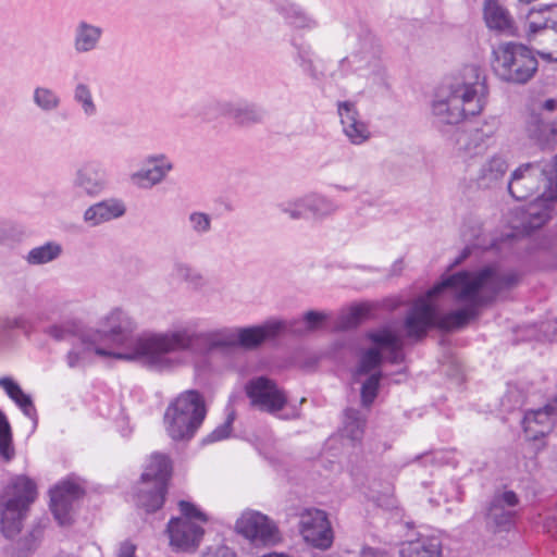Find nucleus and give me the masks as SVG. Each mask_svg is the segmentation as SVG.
Masks as SVG:
<instances>
[{"instance_id": "f257e3e1", "label": "nucleus", "mask_w": 557, "mask_h": 557, "mask_svg": "<svg viewBox=\"0 0 557 557\" xmlns=\"http://www.w3.org/2000/svg\"><path fill=\"white\" fill-rule=\"evenodd\" d=\"M519 282L517 271L494 265L448 275L413 302L404 322L407 336L420 339L434 326L445 331L461 329L478 317L482 306Z\"/></svg>"}, {"instance_id": "f03ea898", "label": "nucleus", "mask_w": 557, "mask_h": 557, "mask_svg": "<svg viewBox=\"0 0 557 557\" xmlns=\"http://www.w3.org/2000/svg\"><path fill=\"white\" fill-rule=\"evenodd\" d=\"M104 331H92L100 335L110 358L137 360L156 371H171L186 364L184 352L186 327L165 332H146L134 336L135 320L124 310L115 308L103 319Z\"/></svg>"}, {"instance_id": "7ed1b4c3", "label": "nucleus", "mask_w": 557, "mask_h": 557, "mask_svg": "<svg viewBox=\"0 0 557 557\" xmlns=\"http://www.w3.org/2000/svg\"><path fill=\"white\" fill-rule=\"evenodd\" d=\"M543 185L542 194L521 208L511 236L529 234L542 227L552 216L557 202V154L550 161L530 162L516 169L508 181V191L517 200H525Z\"/></svg>"}, {"instance_id": "20e7f679", "label": "nucleus", "mask_w": 557, "mask_h": 557, "mask_svg": "<svg viewBox=\"0 0 557 557\" xmlns=\"http://www.w3.org/2000/svg\"><path fill=\"white\" fill-rule=\"evenodd\" d=\"M286 322L269 320L261 325L248 327H219L195 332L186 327L184 354L191 357L196 369L208 368L215 354H226L235 347L258 348L267 339L285 331Z\"/></svg>"}, {"instance_id": "39448f33", "label": "nucleus", "mask_w": 557, "mask_h": 557, "mask_svg": "<svg viewBox=\"0 0 557 557\" xmlns=\"http://www.w3.org/2000/svg\"><path fill=\"white\" fill-rule=\"evenodd\" d=\"M485 76L475 65H467L460 76L442 87L432 102V115L438 125H455L482 112L487 101Z\"/></svg>"}, {"instance_id": "423d86ee", "label": "nucleus", "mask_w": 557, "mask_h": 557, "mask_svg": "<svg viewBox=\"0 0 557 557\" xmlns=\"http://www.w3.org/2000/svg\"><path fill=\"white\" fill-rule=\"evenodd\" d=\"M207 416L205 397L196 389H188L170 401L163 414L166 435L174 443L190 441Z\"/></svg>"}, {"instance_id": "0eeeda50", "label": "nucleus", "mask_w": 557, "mask_h": 557, "mask_svg": "<svg viewBox=\"0 0 557 557\" xmlns=\"http://www.w3.org/2000/svg\"><path fill=\"white\" fill-rule=\"evenodd\" d=\"M173 465L169 455H150L134 491V500L147 512L161 509L168 494Z\"/></svg>"}, {"instance_id": "6e6552de", "label": "nucleus", "mask_w": 557, "mask_h": 557, "mask_svg": "<svg viewBox=\"0 0 557 557\" xmlns=\"http://www.w3.org/2000/svg\"><path fill=\"white\" fill-rule=\"evenodd\" d=\"M178 517H173L166 525L170 546L174 552H195L205 535L209 517L199 506L188 500H178Z\"/></svg>"}, {"instance_id": "1a4fd4ad", "label": "nucleus", "mask_w": 557, "mask_h": 557, "mask_svg": "<svg viewBox=\"0 0 557 557\" xmlns=\"http://www.w3.org/2000/svg\"><path fill=\"white\" fill-rule=\"evenodd\" d=\"M537 66L533 51L522 44L502 42L493 50V71L504 82L525 84L534 76Z\"/></svg>"}, {"instance_id": "9d476101", "label": "nucleus", "mask_w": 557, "mask_h": 557, "mask_svg": "<svg viewBox=\"0 0 557 557\" xmlns=\"http://www.w3.org/2000/svg\"><path fill=\"white\" fill-rule=\"evenodd\" d=\"M1 502V531L8 539L20 533L29 506L37 497L36 483L24 475L12 480Z\"/></svg>"}, {"instance_id": "9b49d317", "label": "nucleus", "mask_w": 557, "mask_h": 557, "mask_svg": "<svg viewBox=\"0 0 557 557\" xmlns=\"http://www.w3.org/2000/svg\"><path fill=\"white\" fill-rule=\"evenodd\" d=\"M382 45L380 40L367 34L359 39L357 48L339 61L338 70L342 76L356 73L372 81V84H382L385 67L382 59Z\"/></svg>"}, {"instance_id": "f8f14e48", "label": "nucleus", "mask_w": 557, "mask_h": 557, "mask_svg": "<svg viewBox=\"0 0 557 557\" xmlns=\"http://www.w3.org/2000/svg\"><path fill=\"white\" fill-rule=\"evenodd\" d=\"M530 40L542 46L536 52L547 60L557 62V4L532 9L527 18Z\"/></svg>"}, {"instance_id": "ddd939ff", "label": "nucleus", "mask_w": 557, "mask_h": 557, "mask_svg": "<svg viewBox=\"0 0 557 557\" xmlns=\"http://www.w3.org/2000/svg\"><path fill=\"white\" fill-rule=\"evenodd\" d=\"M85 493V481L73 474L50 490V510L60 525L72 523L74 505Z\"/></svg>"}, {"instance_id": "4468645a", "label": "nucleus", "mask_w": 557, "mask_h": 557, "mask_svg": "<svg viewBox=\"0 0 557 557\" xmlns=\"http://www.w3.org/2000/svg\"><path fill=\"white\" fill-rule=\"evenodd\" d=\"M235 529L256 546L273 545L280 541L276 524L268 516L256 510L244 511L237 519Z\"/></svg>"}, {"instance_id": "2eb2a0df", "label": "nucleus", "mask_w": 557, "mask_h": 557, "mask_svg": "<svg viewBox=\"0 0 557 557\" xmlns=\"http://www.w3.org/2000/svg\"><path fill=\"white\" fill-rule=\"evenodd\" d=\"M245 391L252 406L269 413L282 410L287 403L285 392L267 376H257L249 380Z\"/></svg>"}, {"instance_id": "dca6fc26", "label": "nucleus", "mask_w": 557, "mask_h": 557, "mask_svg": "<svg viewBox=\"0 0 557 557\" xmlns=\"http://www.w3.org/2000/svg\"><path fill=\"white\" fill-rule=\"evenodd\" d=\"M498 124L497 119H492L481 127L458 131L456 147L459 154L463 158H473L485 152L493 143Z\"/></svg>"}, {"instance_id": "f3484780", "label": "nucleus", "mask_w": 557, "mask_h": 557, "mask_svg": "<svg viewBox=\"0 0 557 557\" xmlns=\"http://www.w3.org/2000/svg\"><path fill=\"white\" fill-rule=\"evenodd\" d=\"M299 528L304 540L313 547L326 549L333 543V531L323 510H305L300 516Z\"/></svg>"}, {"instance_id": "a211bd4d", "label": "nucleus", "mask_w": 557, "mask_h": 557, "mask_svg": "<svg viewBox=\"0 0 557 557\" xmlns=\"http://www.w3.org/2000/svg\"><path fill=\"white\" fill-rule=\"evenodd\" d=\"M519 505V497L512 491L496 492L485 513L487 528L493 531H507L511 528Z\"/></svg>"}, {"instance_id": "6ab92c4d", "label": "nucleus", "mask_w": 557, "mask_h": 557, "mask_svg": "<svg viewBox=\"0 0 557 557\" xmlns=\"http://www.w3.org/2000/svg\"><path fill=\"white\" fill-rule=\"evenodd\" d=\"M108 173L103 165L97 161L82 164L72 180L75 190L90 198L100 196L108 187Z\"/></svg>"}, {"instance_id": "aec40b11", "label": "nucleus", "mask_w": 557, "mask_h": 557, "mask_svg": "<svg viewBox=\"0 0 557 557\" xmlns=\"http://www.w3.org/2000/svg\"><path fill=\"white\" fill-rule=\"evenodd\" d=\"M337 114L344 135L352 145L360 146L371 138V131L368 122L361 119L355 102L346 100L338 101Z\"/></svg>"}, {"instance_id": "412c9836", "label": "nucleus", "mask_w": 557, "mask_h": 557, "mask_svg": "<svg viewBox=\"0 0 557 557\" xmlns=\"http://www.w3.org/2000/svg\"><path fill=\"white\" fill-rule=\"evenodd\" d=\"M100 335L88 332L83 334L65 356L66 364L71 369H84L95 356L110 357L107 346L100 342Z\"/></svg>"}, {"instance_id": "4be33fe9", "label": "nucleus", "mask_w": 557, "mask_h": 557, "mask_svg": "<svg viewBox=\"0 0 557 557\" xmlns=\"http://www.w3.org/2000/svg\"><path fill=\"white\" fill-rule=\"evenodd\" d=\"M172 170L173 163L164 154L149 156L145 165L129 175V181L140 189H151L161 184Z\"/></svg>"}, {"instance_id": "5701e85b", "label": "nucleus", "mask_w": 557, "mask_h": 557, "mask_svg": "<svg viewBox=\"0 0 557 557\" xmlns=\"http://www.w3.org/2000/svg\"><path fill=\"white\" fill-rule=\"evenodd\" d=\"M207 107L220 111L223 115L232 119L236 124L250 126L262 123L265 117V110L253 102L239 101H210Z\"/></svg>"}, {"instance_id": "b1692460", "label": "nucleus", "mask_w": 557, "mask_h": 557, "mask_svg": "<svg viewBox=\"0 0 557 557\" xmlns=\"http://www.w3.org/2000/svg\"><path fill=\"white\" fill-rule=\"evenodd\" d=\"M345 425L342 432L332 435L326 441L327 449H344L346 447V441L354 444L362 438L366 425L364 414L357 409L348 408L345 410Z\"/></svg>"}, {"instance_id": "393cba45", "label": "nucleus", "mask_w": 557, "mask_h": 557, "mask_svg": "<svg viewBox=\"0 0 557 557\" xmlns=\"http://www.w3.org/2000/svg\"><path fill=\"white\" fill-rule=\"evenodd\" d=\"M126 213V205L122 199L108 198L89 206L83 214V221L91 226L122 218Z\"/></svg>"}, {"instance_id": "a878e982", "label": "nucleus", "mask_w": 557, "mask_h": 557, "mask_svg": "<svg viewBox=\"0 0 557 557\" xmlns=\"http://www.w3.org/2000/svg\"><path fill=\"white\" fill-rule=\"evenodd\" d=\"M555 418L546 405L527 411L522 420L525 440L537 442L546 436L553 429Z\"/></svg>"}, {"instance_id": "bb28decb", "label": "nucleus", "mask_w": 557, "mask_h": 557, "mask_svg": "<svg viewBox=\"0 0 557 557\" xmlns=\"http://www.w3.org/2000/svg\"><path fill=\"white\" fill-rule=\"evenodd\" d=\"M102 36L101 26L81 20L73 30V49L77 54L90 53L99 48Z\"/></svg>"}, {"instance_id": "cd10ccee", "label": "nucleus", "mask_w": 557, "mask_h": 557, "mask_svg": "<svg viewBox=\"0 0 557 557\" xmlns=\"http://www.w3.org/2000/svg\"><path fill=\"white\" fill-rule=\"evenodd\" d=\"M508 162L502 154H494L481 165L476 184L481 188H494L504 182L508 172Z\"/></svg>"}, {"instance_id": "c85d7f7f", "label": "nucleus", "mask_w": 557, "mask_h": 557, "mask_svg": "<svg viewBox=\"0 0 557 557\" xmlns=\"http://www.w3.org/2000/svg\"><path fill=\"white\" fill-rule=\"evenodd\" d=\"M399 553L401 557H442L443 545L435 535H419L403 542Z\"/></svg>"}, {"instance_id": "c756f323", "label": "nucleus", "mask_w": 557, "mask_h": 557, "mask_svg": "<svg viewBox=\"0 0 557 557\" xmlns=\"http://www.w3.org/2000/svg\"><path fill=\"white\" fill-rule=\"evenodd\" d=\"M483 18L486 26L492 30L508 34L513 30L512 17L497 0H484Z\"/></svg>"}, {"instance_id": "7c9ffc66", "label": "nucleus", "mask_w": 557, "mask_h": 557, "mask_svg": "<svg viewBox=\"0 0 557 557\" xmlns=\"http://www.w3.org/2000/svg\"><path fill=\"white\" fill-rule=\"evenodd\" d=\"M527 132L531 139L535 140L542 148L549 147L557 136L554 123L546 121L537 113H532L527 123Z\"/></svg>"}, {"instance_id": "2f4dec72", "label": "nucleus", "mask_w": 557, "mask_h": 557, "mask_svg": "<svg viewBox=\"0 0 557 557\" xmlns=\"http://www.w3.org/2000/svg\"><path fill=\"white\" fill-rule=\"evenodd\" d=\"M0 387L12 399L23 413L33 421L37 420V411L30 395L24 393L21 386L9 376L0 377Z\"/></svg>"}, {"instance_id": "473e14b6", "label": "nucleus", "mask_w": 557, "mask_h": 557, "mask_svg": "<svg viewBox=\"0 0 557 557\" xmlns=\"http://www.w3.org/2000/svg\"><path fill=\"white\" fill-rule=\"evenodd\" d=\"M33 104L42 113H53L62 106V97L58 90L47 85H37L32 92Z\"/></svg>"}, {"instance_id": "72a5a7b5", "label": "nucleus", "mask_w": 557, "mask_h": 557, "mask_svg": "<svg viewBox=\"0 0 557 557\" xmlns=\"http://www.w3.org/2000/svg\"><path fill=\"white\" fill-rule=\"evenodd\" d=\"M72 97L86 119L94 117L98 114V104L95 100L91 86L87 82L77 81L74 84Z\"/></svg>"}, {"instance_id": "f704fd0d", "label": "nucleus", "mask_w": 557, "mask_h": 557, "mask_svg": "<svg viewBox=\"0 0 557 557\" xmlns=\"http://www.w3.org/2000/svg\"><path fill=\"white\" fill-rule=\"evenodd\" d=\"M62 253V246L57 242H48L32 248L24 257L29 265H44L57 260Z\"/></svg>"}, {"instance_id": "c9c22d12", "label": "nucleus", "mask_w": 557, "mask_h": 557, "mask_svg": "<svg viewBox=\"0 0 557 557\" xmlns=\"http://www.w3.org/2000/svg\"><path fill=\"white\" fill-rule=\"evenodd\" d=\"M278 11L286 22L296 28L312 29L318 26V22L296 3L282 4Z\"/></svg>"}, {"instance_id": "e433bc0d", "label": "nucleus", "mask_w": 557, "mask_h": 557, "mask_svg": "<svg viewBox=\"0 0 557 557\" xmlns=\"http://www.w3.org/2000/svg\"><path fill=\"white\" fill-rule=\"evenodd\" d=\"M307 208L308 213L317 219H323L338 210V206L332 199L319 194L307 195Z\"/></svg>"}, {"instance_id": "4c0bfd02", "label": "nucleus", "mask_w": 557, "mask_h": 557, "mask_svg": "<svg viewBox=\"0 0 557 557\" xmlns=\"http://www.w3.org/2000/svg\"><path fill=\"white\" fill-rule=\"evenodd\" d=\"M46 524L39 521L32 527L29 532L17 542V557H27L38 548L44 537Z\"/></svg>"}, {"instance_id": "58836bf2", "label": "nucleus", "mask_w": 557, "mask_h": 557, "mask_svg": "<svg viewBox=\"0 0 557 557\" xmlns=\"http://www.w3.org/2000/svg\"><path fill=\"white\" fill-rule=\"evenodd\" d=\"M296 50L295 60L312 79L319 81L322 74L317 70L313 62V51L310 45L293 44Z\"/></svg>"}, {"instance_id": "ea45409f", "label": "nucleus", "mask_w": 557, "mask_h": 557, "mask_svg": "<svg viewBox=\"0 0 557 557\" xmlns=\"http://www.w3.org/2000/svg\"><path fill=\"white\" fill-rule=\"evenodd\" d=\"M281 213L292 220H301L308 216L307 195L282 201L277 205Z\"/></svg>"}, {"instance_id": "a19ab883", "label": "nucleus", "mask_w": 557, "mask_h": 557, "mask_svg": "<svg viewBox=\"0 0 557 557\" xmlns=\"http://www.w3.org/2000/svg\"><path fill=\"white\" fill-rule=\"evenodd\" d=\"M325 320V314L318 311H308L304 314L302 321L299 322H286L287 331L292 333H305L311 332L319 327V325Z\"/></svg>"}, {"instance_id": "79ce46f5", "label": "nucleus", "mask_w": 557, "mask_h": 557, "mask_svg": "<svg viewBox=\"0 0 557 557\" xmlns=\"http://www.w3.org/2000/svg\"><path fill=\"white\" fill-rule=\"evenodd\" d=\"M368 308L359 305L351 307L347 312L339 315L336 322V329L338 330H350L357 327L362 319L367 315Z\"/></svg>"}, {"instance_id": "37998d69", "label": "nucleus", "mask_w": 557, "mask_h": 557, "mask_svg": "<svg viewBox=\"0 0 557 557\" xmlns=\"http://www.w3.org/2000/svg\"><path fill=\"white\" fill-rule=\"evenodd\" d=\"M190 231L198 236H203L212 230V216L203 211H191L187 215Z\"/></svg>"}, {"instance_id": "c03bdc74", "label": "nucleus", "mask_w": 557, "mask_h": 557, "mask_svg": "<svg viewBox=\"0 0 557 557\" xmlns=\"http://www.w3.org/2000/svg\"><path fill=\"white\" fill-rule=\"evenodd\" d=\"M367 337L375 344L377 346L376 348L380 350L395 348L397 347V343L401 341L398 335L387 329L369 332Z\"/></svg>"}, {"instance_id": "a18cd8bd", "label": "nucleus", "mask_w": 557, "mask_h": 557, "mask_svg": "<svg viewBox=\"0 0 557 557\" xmlns=\"http://www.w3.org/2000/svg\"><path fill=\"white\" fill-rule=\"evenodd\" d=\"M14 330H20L27 334L32 330V322L25 314L7 315L0 319V331L9 333Z\"/></svg>"}, {"instance_id": "49530a36", "label": "nucleus", "mask_w": 557, "mask_h": 557, "mask_svg": "<svg viewBox=\"0 0 557 557\" xmlns=\"http://www.w3.org/2000/svg\"><path fill=\"white\" fill-rule=\"evenodd\" d=\"M233 421L234 413L231 412L227 414L225 421L222 424L218 425L212 432H210L201 440L202 446L228 438L232 432Z\"/></svg>"}, {"instance_id": "de8ad7c7", "label": "nucleus", "mask_w": 557, "mask_h": 557, "mask_svg": "<svg viewBox=\"0 0 557 557\" xmlns=\"http://www.w3.org/2000/svg\"><path fill=\"white\" fill-rule=\"evenodd\" d=\"M383 357L379 348L372 347L363 351L360 357L358 372L367 374L382 363Z\"/></svg>"}, {"instance_id": "09e8293b", "label": "nucleus", "mask_w": 557, "mask_h": 557, "mask_svg": "<svg viewBox=\"0 0 557 557\" xmlns=\"http://www.w3.org/2000/svg\"><path fill=\"white\" fill-rule=\"evenodd\" d=\"M381 373L371 374L361 387L362 405L369 407L375 399L380 386Z\"/></svg>"}, {"instance_id": "8fccbe9b", "label": "nucleus", "mask_w": 557, "mask_h": 557, "mask_svg": "<svg viewBox=\"0 0 557 557\" xmlns=\"http://www.w3.org/2000/svg\"><path fill=\"white\" fill-rule=\"evenodd\" d=\"M74 333V324L70 322L57 323L46 329V334L55 341H66Z\"/></svg>"}, {"instance_id": "3c124183", "label": "nucleus", "mask_w": 557, "mask_h": 557, "mask_svg": "<svg viewBox=\"0 0 557 557\" xmlns=\"http://www.w3.org/2000/svg\"><path fill=\"white\" fill-rule=\"evenodd\" d=\"M12 432L5 414L0 409V453H10Z\"/></svg>"}, {"instance_id": "603ef678", "label": "nucleus", "mask_w": 557, "mask_h": 557, "mask_svg": "<svg viewBox=\"0 0 557 557\" xmlns=\"http://www.w3.org/2000/svg\"><path fill=\"white\" fill-rule=\"evenodd\" d=\"M173 274L186 282H195L199 278L198 273L188 264L177 262L173 267Z\"/></svg>"}, {"instance_id": "864d4df0", "label": "nucleus", "mask_w": 557, "mask_h": 557, "mask_svg": "<svg viewBox=\"0 0 557 557\" xmlns=\"http://www.w3.org/2000/svg\"><path fill=\"white\" fill-rule=\"evenodd\" d=\"M403 341L397 343V347L387 349L388 360L392 363H399L403 360Z\"/></svg>"}, {"instance_id": "5fc2aeb1", "label": "nucleus", "mask_w": 557, "mask_h": 557, "mask_svg": "<svg viewBox=\"0 0 557 557\" xmlns=\"http://www.w3.org/2000/svg\"><path fill=\"white\" fill-rule=\"evenodd\" d=\"M136 546L131 542H123L116 557H135Z\"/></svg>"}, {"instance_id": "6e6d98bb", "label": "nucleus", "mask_w": 557, "mask_h": 557, "mask_svg": "<svg viewBox=\"0 0 557 557\" xmlns=\"http://www.w3.org/2000/svg\"><path fill=\"white\" fill-rule=\"evenodd\" d=\"M212 557H236V554L226 546L218 547Z\"/></svg>"}, {"instance_id": "4d7b16f0", "label": "nucleus", "mask_w": 557, "mask_h": 557, "mask_svg": "<svg viewBox=\"0 0 557 557\" xmlns=\"http://www.w3.org/2000/svg\"><path fill=\"white\" fill-rule=\"evenodd\" d=\"M541 108L548 111V112H553L556 110L557 108V101L555 99H546L542 104H541Z\"/></svg>"}, {"instance_id": "13d9d810", "label": "nucleus", "mask_w": 557, "mask_h": 557, "mask_svg": "<svg viewBox=\"0 0 557 557\" xmlns=\"http://www.w3.org/2000/svg\"><path fill=\"white\" fill-rule=\"evenodd\" d=\"M548 411L553 412L557 417V394L546 404Z\"/></svg>"}, {"instance_id": "bf43d9fd", "label": "nucleus", "mask_w": 557, "mask_h": 557, "mask_svg": "<svg viewBox=\"0 0 557 557\" xmlns=\"http://www.w3.org/2000/svg\"><path fill=\"white\" fill-rule=\"evenodd\" d=\"M474 227H472V232L471 234L469 235V239L470 238H476L479 237V234H480V231H481V226H480V223L479 222H475L474 223Z\"/></svg>"}, {"instance_id": "052dcab7", "label": "nucleus", "mask_w": 557, "mask_h": 557, "mask_svg": "<svg viewBox=\"0 0 557 557\" xmlns=\"http://www.w3.org/2000/svg\"><path fill=\"white\" fill-rule=\"evenodd\" d=\"M548 527L550 531L557 533V515L552 518L550 522L548 523Z\"/></svg>"}, {"instance_id": "680f3d73", "label": "nucleus", "mask_w": 557, "mask_h": 557, "mask_svg": "<svg viewBox=\"0 0 557 557\" xmlns=\"http://www.w3.org/2000/svg\"><path fill=\"white\" fill-rule=\"evenodd\" d=\"M335 188L341 191H350L352 189L351 187L343 186V185H335Z\"/></svg>"}, {"instance_id": "e2e57ef3", "label": "nucleus", "mask_w": 557, "mask_h": 557, "mask_svg": "<svg viewBox=\"0 0 557 557\" xmlns=\"http://www.w3.org/2000/svg\"><path fill=\"white\" fill-rule=\"evenodd\" d=\"M1 456L3 457V459H4V461H5V462H9V461L11 460V457H12L13 455L5 454V455H1Z\"/></svg>"}, {"instance_id": "0e129e2a", "label": "nucleus", "mask_w": 557, "mask_h": 557, "mask_svg": "<svg viewBox=\"0 0 557 557\" xmlns=\"http://www.w3.org/2000/svg\"><path fill=\"white\" fill-rule=\"evenodd\" d=\"M462 236H463L465 238H468V234H467V232H466V231H463V232H462Z\"/></svg>"}]
</instances>
